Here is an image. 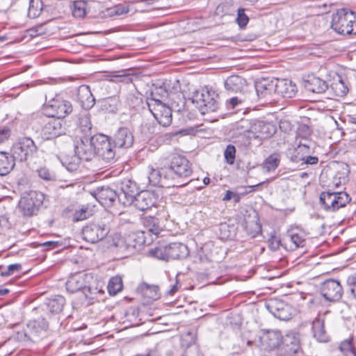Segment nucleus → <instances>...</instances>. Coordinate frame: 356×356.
Wrapping results in <instances>:
<instances>
[{
  "label": "nucleus",
  "instance_id": "obj_19",
  "mask_svg": "<svg viewBox=\"0 0 356 356\" xmlns=\"http://www.w3.org/2000/svg\"><path fill=\"white\" fill-rule=\"evenodd\" d=\"M275 92L284 98H292L297 92L296 85L289 79H275Z\"/></svg>",
  "mask_w": 356,
  "mask_h": 356
},
{
  "label": "nucleus",
  "instance_id": "obj_17",
  "mask_svg": "<svg viewBox=\"0 0 356 356\" xmlns=\"http://www.w3.org/2000/svg\"><path fill=\"white\" fill-rule=\"evenodd\" d=\"M113 142L115 147L129 148L134 143V136L128 128L121 127L115 134Z\"/></svg>",
  "mask_w": 356,
  "mask_h": 356
},
{
  "label": "nucleus",
  "instance_id": "obj_54",
  "mask_svg": "<svg viewBox=\"0 0 356 356\" xmlns=\"http://www.w3.org/2000/svg\"><path fill=\"white\" fill-rule=\"evenodd\" d=\"M236 23L240 27V29H244L248 22H249V17L248 15L245 13V9L243 8H239L237 10V17L236 19Z\"/></svg>",
  "mask_w": 356,
  "mask_h": 356
},
{
  "label": "nucleus",
  "instance_id": "obj_5",
  "mask_svg": "<svg viewBox=\"0 0 356 356\" xmlns=\"http://www.w3.org/2000/svg\"><path fill=\"white\" fill-rule=\"evenodd\" d=\"M110 232V227L103 222H90L82 228L83 238L95 243L104 239Z\"/></svg>",
  "mask_w": 356,
  "mask_h": 356
},
{
  "label": "nucleus",
  "instance_id": "obj_10",
  "mask_svg": "<svg viewBox=\"0 0 356 356\" xmlns=\"http://www.w3.org/2000/svg\"><path fill=\"white\" fill-rule=\"evenodd\" d=\"M321 294L330 302L339 300L343 295V288L340 282L336 280L330 279L323 282L321 285Z\"/></svg>",
  "mask_w": 356,
  "mask_h": 356
},
{
  "label": "nucleus",
  "instance_id": "obj_34",
  "mask_svg": "<svg viewBox=\"0 0 356 356\" xmlns=\"http://www.w3.org/2000/svg\"><path fill=\"white\" fill-rule=\"evenodd\" d=\"M143 224L148 232L156 236H158L163 229L159 218L154 216H149L143 218Z\"/></svg>",
  "mask_w": 356,
  "mask_h": 356
},
{
  "label": "nucleus",
  "instance_id": "obj_44",
  "mask_svg": "<svg viewBox=\"0 0 356 356\" xmlns=\"http://www.w3.org/2000/svg\"><path fill=\"white\" fill-rule=\"evenodd\" d=\"M149 184L153 186L162 187L163 175L161 169L151 168L148 175Z\"/></svg>",
  "mask_w": 356,
  "mask_h": 356
},
{
  "label": "nucleus",
  "instance_id": "obj_42",
  "mask_svg": "<svg viewBox=\"0 0 356 356\" xmlns=\"http://www.w3.org/2000/svg\"><path fill=\"white\" fill-rule=\"evenodd\" d=\"M280 157L278 154H273L268 156L264 163V169L267 172L274 171L280 165Z\"/></svg>",
  "mask_w": 356,
  "mask_h": 356
},
{
  "label": "nucleus",
  "instance_id": "obj_37",
  "mask_svg": "<svg viewBox=\"0 0 356 356\" xmlns=\"http://www.w3.org/2000/svg\"><path fill=\"white\" fill-rule=\"evenodd\" d=\"M65 300L62 296H55L48 300L47 307L51 313L58 314L63 310Z\"/></svg>",
  "mask_w": 356,
  "mask_h": 356
},
{
  "label": "nucleus",
  "instance_id": "obj_46",
  "mask_svg": "<svg viewBox=\"0 0 356 356\" xmlns=\"http://www.w3.org/2000/svg\"><path fill=\"white\" fill-rule=\"evenodd\" d=\"M42 6L41 0H30L28 16L33 19L38 17L42 10Z\"/></svg>",
  "mask_w": 356,
  "mask_h": 356
},
{
  "label": "nucleus",
  "instance_id": "obj_18",
  "mask_svg": "<svg viewBox=\"0 0 356 356\" xmlns=\"http://www.w3.org/2000/svg\"><path fill=\"white\" fill-rule=\"evenodd\" d=\"M76 99L80 106L85 110L92 108L95 103V99L91 92L90 88L86 85H81L78 88Z\"/></svg>",
  "mask_w": 356,
  "mask_h": 356
},
{
  "label": "nucleus",
  "instance_id": "obj_47",
  "mask_svg": "<svg viewBox=\"0 0 356 356\" xmlns=\"http://www.w3.org/2000/svg\"><path fill=\"white\" fill-rule=\"evenodd\" d=\"M352 339H348L343 341L339 346V350L345 356H355L356 351L352 343Z\"/></svg>",
  "mask_w": 356,
  "mask_h": 356
},
{
  "label": "nucleus",
  "instance_id": "obj_7",
  "mask_svg": "<svg viewBox=\"0 0 356 356\" xmlns=\"http://www.w3.org/2000/svg\"><path fill=\"white\" fill-rule=\"evenodd\" d=\"M46 109L49 111V115L51 118L63 120L72 113V105L70 102L57 96L48 102Z\"/></svg>",
  "mask_w": 356,
  "mask_h": 356
},
{
  "label": "nucleus",
  "instance_id": "obj_3",
  "mask_svg": "<svg viewBox=\"0 0 356 356\" xmlns=\"http://www.w3.org/2000/svg\"><path fill=\"white\" fill-rule=\"evenodd\" d=\"M11 153L17 161L24 162L36 156L38 147L30 137H22L13 144Z\"/></svg>",
  "mask_w": 356,
  "mask_h": 356
},
{
  "label": "nucleus",
  "instance_id": "obj_31",
  "mask_svg": "<svg viewBox=\"0 0 356 356\" xmlns=\"http://www.w3.org/2000/svg\"><path fill=\"white\" fill-rule=\"evenodd\" d=\"M312 332L314 337L319 342H327L328 341L329 337L325 330L323 320L316 318L313 321Z\"/></svg>",
  "mask_w": 356,
  "mask_h": 356
},
{
  "label": "nucleus",
  "instance_id": "obj_56",
  "mask_svg": "<svg viewBox=\"0 0 356 356\" xmlns=\"http://www.w3.org/2000/svg\"><path fill=\"white\" fill-rule=\"evenodd\" d=\"M40 178L46 181H54L56 179V175L46 167H42L37 170Z\"/></svg>",
  "mask_w": 356,
  "mask_h": 356
},
{
  "label": "nucleus",
  "instance_id": "obj_4",
  "mask_svg": "<svg viewBox=\"0 0 356 356\" xmlns=\"http://www.w3.org/2000/svg\"><path fill=\"white\" fill-rule=\"evenodd\" d=\"M44 199V194L41 192L36 191L26 192L19 200V209L24 216H32L36 214Z\"/></svg>",
  "mask_w": 356,
  "mask_h": 356
},
{
  "label": "nucleus",
  "instance_id": "obj_36",
  "mask_svg": "<svg viewBox=\"0 0 356 356\" xmlns=\"http://www.w3.org/2000/svg\"><path fill=\"white\" fill-rule=\"evenodd\" d=\"M79 127L80 131L83 134V136H90L92 135V124L89 113H85L80 115L79 118Z\"/></svg>",
  "mask_w": 356,
  "mask_h": 356
},
{
  "label": "nucleus",
  "instance_id": "obj_22",
  "mask_svg": "<svg viewBox=\"0 0 356 356\" xmlns=\"http://www.w3.org/2000/svg\"><path fill=\"white\" fill-rule=\"evenodd\" d=\"M88 277L86 274H75L67 280L66 282V289L70 293H76L83 291L86 282V279Z\"/></svg>",
  "mask_w": 356,
  "mask_h": 356
},
{
  "label": "nucleus",
  "instance_id": "obj_30",
  "mask_svg": "<svg viewBox=\"0 0 356 356\" xmlns=\"http://www.w3.org/2000/svg\"><path fill=\"white\" fill-rule=\"evenodd\" d=\"M312 143H302L300 142L298 146L293 149L291 160L295 163H299L305 159V155L310 153Z\"/></svg>",
  "mask_w": 356,
  "mask_h": 356
},
{
  "label": "nucleus",
  "instance_id": "obj_43",
  "mask_svg": "<svg viewBox=\"0 0 356 356\" xmlns=\"http://www.w3.org/2000/svg\"><path fill=\"white\" fill-rule=\"evenodd\" d=\"M118 104V99L116 97H110L102 102V109L107 113H115Z\"/></svg>",
  "mask_w": 356,
  "mask_h": 356
},
{
  "label": "nucleus",
  "instance_id": "obj_11",
  "mask_svg": "<svg viewBox=\"0 0 356 356\" xmlns=\"http://www.w3.org/2000/svg\"><path fill=\"white\" fill-rule=\"evenodd\" d=\"M266 309L277 318L288 321L291 318V307L278 299H271L266 303Z\"/></svg>",
  "mask_w": 356,
  "mask_h": 356
},
{
  "label": "nucleus",
  "instance_id": "obj_41",
  "mask_svg": "<svg viewBox=\"0 0 356 356\" xmlns=\"http://www.w3.org/2000/svg\"><path fill=\"white\" fill-rule=\"evenodd\" d=\"M122 280L119 276L111 277L107 286L108 293L111 296L116 295L122 289Z\"/></svg>",
  "mask_w": 356,
  "mask_h": 356
},
{
  "label": "nucleus",
  "instance_id": "obj_52",
  "mask_svg": "<svg viewBox=\"0 0 356 356\" xmlns=\"http://www.w3.org/2000/svg\"><path fill=\"white\" fill-rule=\"evenodd\" d=\"M86 3L84 1H75L72 9V15L77 18H82L86 15Z\"/></svg>",
  "mask_w": 356,
  "mask_h": 356
},
{
  "label": "nucleus",
  "instance_id": "obj_55",
  "mask_svg": "<svg viewBox=\"0 0 356 356\" xmlns=\"http://www.w3.org/2000/svg\"><path fill=\"white\" fill-rule=\"evenodd\" d=\"M167 245L156 247L149 250V253L152 256L159 259L168 260L167 256Z\"/></svg>",
  "mask_w": 356,
  "mask_h": 356
},
{
  "label": "nucleus",
  "instance_id": "obj_14",
  "mask_svg": "<svg viewBox=\"0 0 356 356\" xmlns=\"http://www.w3.org/2000/svg\"><path fill=\"white\" fill-rule=\"evenodd\" d=\"M92 195L104 207H111L118 199V193L108 186L97 188Z\"/></svg>",
  "mask_w": 356,
  "mask_h": 356
},
{
  "label": "nucleus",
  "instance_id": "obj_39",
  "mask_svg": "<svg viewBox=\"0 0 356 356\" xmlns=\"http://www.w3.org/2000/svg\"><path fill=\"white\" fill-rule=\"evenodd\" d=\"M286 245H289L291 250L296 249L300 247H303L305 243V239L302 236L298 234H289L284 239Z\"/></svg>",
  "mask_w": 356,
  "mask_h": 356
},
{
  "label": "nucleus",
  "instance_id": "obj_58",
  "mask_svg": "<svg viewBox=\"0 0 356 356\" xmlns=\"http://www.w3.org/2000/svg\"><path fill=\"white\" fill-rule=\"evenodd\" d=\"M129 12L128 7L119 4L115 6V7L112 8L109 11V15L111 16L116 15V16H120L122 15H124Z\"/></svg>",
  "mask_w": 356,
  "mask_h": 356
},
{
  "label": "nucleus",
  "instance_id": "obj_59",
  "mask_svg": "<svg viewBox=\"0 0 356 356\" xmlns=\"http://www.w3.org/2000/svg\"><path fill=\"white\" fill-rule=\"evenodd\" d=\"M22 266L19 264H13L9 265L6 270L4 271H0V275L3 277L9 276L13 275L15 272H18L21 270Z\"/></svg>",
  "mask_w": 356,
  "mask_h": 356
},
{
  "label": "nucleus",
  "instance_id": "obj_29",
  "mask_svg": "<svg viewBox=\"0 0 356 356\" xmlns=\"http://www.w3.org/2000/svg\"><path fill=\"white\" fill-rule=\"evenodd\" d=\"M275 80L264 79L256 83L255 88L259 97H265L275 92Z\"/></svg>",
  "mask_w": 356,
  "mask_h": 356
},
{
  "label": "nucleus",
  "instance_id": "obj_32",
  "mask_svg": "<svg viewBox=\"0 0 356 356\" xmlns=\"http://www.w3.org/2000/svg\"><path fill=\"white\" fill-rule=\"evenodd\" d=\"M170 108L179 112L184 108L186 100L181 92H172L165 103Z\"/></svg>",
  "mask_w": 356,
  "mask_h": 356
},
{
  "label": "nucleus",
  "instance_id": "obj_35",
  "mask_svg": "<svg viewBox=\"0 0 356 356\" xmlns=\"http://www.w3.org/2000/svg\"><path fill=\"white\" fill-rule=\"evenodd\" d=\"M115 155V152L113 149V146L111 143L109 138L107 137L106 140L102 145V149L99 151L97 156L100 157L106 162L112 161Z\"/></svg>",
  "mask_w": 356,
  "mask_h": 356
},
{
  "label": "nucleus",
  "instance_id": "obj_2",
  "mask_svg": "<svg viewBox=\"0 0 356 356\" xmlns=\"http://www.w3.org/2000/svg\"><path fill=\"white\" fill-rule=\"evenodd\" d=\"M218 95L212 89L203 88L197 91L193 97V103L196 104L201 114L216 112L218 108L217 98Z\"/></svg>",
  "mask_w": 356,
  "mask_h": 356
},
{
  "label": "nucleus",
  "instance_id": "obj_51",
  "mask_svg": "<svg viewBox=\"0 0 356 356\" xmlns=\"http://www.w3.org/2000/svg\"><path fill=\"white\" fill-rule=\"evenodd\" d=\"M234 129L237 131L239 134L250 133L251 129L250 122L248 120L242 119L234 124Z\"/></svg>",
  "mask_w": 356,
  "mask_h": 356
},
{
  "label": "nucleus",
  "instance_id": "obj_26",
  "mask_svg": "<svg viewBox=\"0 0 356 356\" xmlns=\"http://www.w3.org/2000/svg\"><path fill=\"white\" fill-rule=\"evenodd\" d=\"M163 175L162 187H171L184 185L179 181L180 178L178 177L176 172L172 168L170 165L168 168H161Z\"/></svg>",
  "mask_w": 356,
  "mask_h": 356
},
{
  "label": "nucleus",
  "instance_id": "obj_24",
  "mask_svg": "<svg viewBox=\"0 0 356 356\" xmlns=\"http://www.w3.org/2000/svg\"><path fill=\"white\" fill-rule=\"evenodd\" d=\"M225 88L229 92H241L246 85V81L238 75H232L226 79L224 83Z\"/></svg>",
  "mask_w": 356,
  "mask_h": 356
},
{
  "label": "nucleus",
  "instance_id": "obj_53",
  "mask_svg": "<svg viewBox=\"0 0 356 356\" xmlns=\"http://www.w3.org/2000/svg\"><path fill=\"white\" fill-rule=\"evenodd\" d=\"M111 81L114 82H124L129 83L132 81V77L130 74H127L125 71H120L116 74L111 75Z\"/></svg>",
  "mask_w": 356,
  "mask_h": 356
},
{
  "label": "nucleus",
  "instance_id": "obj_38",
  "mask_svg": "<svg viewBox=\"0 0 356 356\" xmlns=\"http://www.w3.org/2000/svg\"><path fill=\"white\" fill-rule=\"evenodd\" d=\"M138 290L145 296L152 300H156L159 297V287L155 285H149L147 283H142Z\"/></svg>",
  "mask_w": 356,
  "mask_h": 356
},
{
  "label": "nucleus",
  "instance_id": "obj_48",
  "mask_svg": "<svg viewBox=\"0 0 356 356\" xmlns=\"http://www.w3.org/2000/svg\"><path fill=\"white\" fill-rule=\"evenodd\" d=\"M28 330L25 332L24 336L29 340L34 341L35 339L43 337L40 328L38 326L33 328V321H31L27 325Z\"/></svg>",
  "mask_w": 356,
  "mask_h": 356
},
{
  "label": "nucleus",
  "instance_id": "obj_20",
  "mask_svg": "<svg viewBox=\"0 0 356 356\" xmlns=\"http://www.w3.org/2000/svg\"><path fill=\"white\" fill-rule=\"evenodd\" d=\"M166 251L168 260L184 259L189 254L187 245L181 243H172L167 245Z\"/></svg>",
  "mask_w": 356,
  "mask_h": 356
},
{
  "label": "nucleus",
  "instance_id": "obj_28",
  "mask_svg": "<svg viewBox=\"0 0 356 356\" xmlns=\"http://www.w3.org/2000/svg\"><path fill=\"white\" fill-rule=\"evenodd\" d=\"M351 200L350 195L343 191L333 192L331 207L330 211L334 212L340 208L344 207Z\"/></svg>",
  "mask_w": 356,
  "mask_h": 356
},
{
  "label": "nucleus",
  "instance_id": "obj_15",
  "mask_svg": "<svg viewBox=\"0 0 356 356\" xmlns=\"http://www.w3.org/2000/svg\"><path fill=\"white\" fill-rule=\"evenodd\" d=\"M74 153L82 160L88 161L95 157L90 136H83L74 144Z\"/></svg>",
  "mask_w": 356,
  "mask_h": 356
},
{
  "label": "nucleus",
  "instance_id": "obj_25",
  "mask_svg": "<svg viewBox=\"0 0 356 356\" xmlns=\"http://www.w3.org/2000/svg\"><path fill=\"white\" fill-rule=\"evenodd\" d=\"M282 338L283 336H282L281 332L277 330H268L264 333L261 337L264 343L266 345L269 349L273 350L277 348L278 350Z\"/></svg>",
  "mask_w": 356,
  "mask_h": 356
},
{
  "label": "nucleus",
  "instance_id": "obj_21",
  "mask_svg": "<svg viewBox=\"0 0 356 356\" xmlns=\"http://www.w3.org/2000/svg\"><path fill=\"white\" fill-rule=\"evenodd\" d=\"M170 86V82H165L160 86H156L154 89L151 92L149 97H147V100H156L159 103L165 104L168 98H170L171 92L168 88Z\"/></svg>",
  "mask_w": 356,
  "mask_h": 356
},
{
  "label": "nucleus",
  "instance_id": "obj_62",
  "mask_svg": "<svg viewBox=\"0 0 356 356\" xmlns=\"http://www.w3.org/2000/svg\"><path fill=\"white\" fill-rule=\"evenodd\" d=\"M297 134L299 137L306 139L311 134L310 129L306 124H301L298 129Z\"/></svg>",
  "mask_w": 356,
  "mask_h": 356
},
{
  "label": "nucleus",
  "instance_id": "obj_45",
  "mask_svg": "<svg viewBox=\"0 0 356 356\" xmlns=\"http://www.w3.org/2000/svg\"><path fill=\"white\" fill-rule=\"evenodd\" d=\"M103 293L104 291L102 289H98L97 286H87L86 284L82 291V293L85 298L88 300V303H90V301L96 299L97 294Z\"/></svg>",
  "mask_w": 356,
  "mask_h": 356
},
{
  "label": "nucleus",
  "instance_id": "obj_27",
  "mask_svg": "<svg viewBox=\"0 0 356 356\" xmlns=\"http://www.w3.org/2000/svg\"><path fill=\"white\" fill-rule=\"evenodd\" d=\"M16 159L13 154L0 152V176H5L14 168Z\"/></svg>",
  "mask_w": 356,
  "mask_h": 356
},
{
  "label": "nucleus",
  "instance_id": "obj_8",
  "mask_svg": "<svg viewBox=\"0 0 356 356\" xmlns=\"http://www.w3.org/2000/svg\"><path fill=\"white\" fill-rule=\"evenodd\" d=\"M300 350L299 334L290 332L283 336L278 353L282 356H294Z\"/></svg>",
  "mask_w": 356,
  "mask_h": 356
},
{
  "label": "nucleus",
  "instance_id": "obj_6",
  "mask_svg": "<svg viewBox=\"0 0 356 356\" xmlns=\"http://www.w3.org/2000/svg\"><path fill=\"white\" fill-rule=\"evenodd\" d=\"M147 104L158 123L163 127H168L172 123V108L166 104L159 103L158 101L148 100Z\"/></svg>",
  "mask_w": 356,
  "mask_h": 356
},
{
  "label": "nucleus",
  "instance_id": "obj_9",
  "mask_svg": "<svg viewBox=\"0 0 356 356\" xmlns=\"http://www.w3.org/2000/svg\"><path fill=\"white\" fill-rule=\"evenodd\" d=\"M65 133L64 121L60 118H51L44 122L41 130V136L44 140H51Z\"/></svg>",
  "mask_w": 356,
  "mask_h": 356
},
{
  "label": "nucleus",
  "instance_id": "obj_57",
  "mask_svg": "<svg viewBox=\"0 0 356 356\" xmlns=\"http://www.w3.org/2000/svg\"><path fill=\"white\" fill-rule=\"evenodd\" d=\"M91 216V212L88 207H82L80 210L76 211L74 214V221H80L88 218Z\"/></svg>",
  "mask_w": 356,
  "mask_h": 356
},
{
  "label": "nucleus",
  "instance_id": "obj_16",
  "mask_svg": "<svg viewBox=\"0 0 356 356\" xmlns=\"http://www.w3.org/2000/svg\"><path fill=\"white\" fill-rule=\"evenodd\" d=\"M138 193L136 184L131 180H124L121 184V191L118 193V201L124 206L131 205L134 197Z\"/></svg>",
  "mask_w": 356,
  "mask_h": 356
},
{
  "label": "nucleus",
  "instance_id": "obj_23",
  "mask_svg": "<svg viewBox=\"0 0 356 356\" xmlns=\"http://www.w3.org/2000/svg\"><path fill=\"white\" fill-rule=\"evenodd\" d=\"M304 88L309 92L321 94L328 89V84L318 77L312 76L304 82Z\"/></svg>",
  "mask_w": 356,
  "mask_h": 356
},
{
  "label": "nucleus",
  "instance_id": "obj_49",
  "mask_svg": "<svg viewBox=\"0 0 356 356\" xmlns=\"http://www.w3.org/2000/svg\"><path fill=\"white\" fill-rule=\"evenodd\" d=\"M333 192H322L320 195V204L321 207L327 211H330L331 207Z\"/></svg>",
  "mask_w": 356,
  "mask_h": 356
},
{
  "label": "nucleus",
  "instance_id": "obj_50",
  "mask_svg": "<svg viewBox=\"0 0 356 356\" xmlns=\"http://www.w3.org/2000/svg\"><path fill=\"white\" fill-rule=\"evenodd\" d=\"M236 149L234 145H228L224 151V158L227 163L233 165L235 162Z\"/></svg>",
  "mask_w": 356,
  "mask_h": 356
},
{
  "label": "nucleus",
  "instance_id": "obj_63",
  "mask_svg": "<svg viewBox=\"0 0 356 356\" xmlns=\"http://www.w3.org/2000/svg\"><path fill=\"white\" fill-rule=\"evenodd\" d=\"M243 100L238 97H234L227 101V107L228 109H234L238 106L242 104Z\"/></svg>",
  "mask_w": 356,
  "mask_h": 356
},
{
  "label": "nucleus",
  "instance_id": "obj_60",
  "mask_svg": "<svg viewBox=\"0 0 356 356\" xmlns=\"http://www.w3.org/2000/svg\"><path fill=\"white\" fill-rule=\"evenodd\" d=\"M33 328L38 326L40 328V332H42V335L45 333L48 329V322L44 318H38V320L33 321Z\"/></svg>",
  "mask_w": 356,
  "mask_h": 356
},
{
  "label": "nucleus",
  "instance_id": "obj_40",
  "mask_svg": "<svg viewBox=\"0 0 356 356\" xmlns=\"http://www.w3.org/2000/svg\"><path fill=\"white\" fill-rule=\"evenodd\" d=\"M107 137V136L102 134H94L90 136L95 156H97L99 151L102 149V145L106 140Z\"/></svg>",
  "mask_w": 356,
  "mask_h": 356
},
{
  "label": "nucleus",
  "instance_id": "obj_12",
  "mask_svg": "<svg viewBox=\"0 0 356 356\" xmlns=\"http://www.w3.org/2000/svg\"><path fill=\"white\" fill-rule=\"evenodd\" d=\"M157 195L149 191H143L138 193L134 197L131 205H133L139 211H145L155 206L157 202Z\"/></svg>",
  "mask_w": 356,
  "mask_h": 356
},
{
  "label": "nucleus",
  "instance_id": "obj_13",
  "mask_svg": "<svg viewBox=\"0 0 356 356\" xmlns=\"http://www.w3.org/2000/svg\"><path fill=\"white\" fill-rule=\"evenodd\" d=\"M170 165L180 179L187 178L192 173L190 162L184 156L173 155Z\"/></svg>",
  "mask_w": 356,
  "mask_h": 356
},
{
  "label": "nucleus",
  "instance_id": "obj_61",
  "mask_svg": "<svg viewBox=\"0 0 356 356\" xmlns=\"http://www.w3.org/2000/svg\"><path fill=\"white\" fill-rule=\"evenodd\" d=\"M255 127H258L261 129V137L266 138L272 134L271 131H270V129L272 127V126L268 123L259 122L257 124H255Z\"/></svg>",
  "mask_w": 356,
  "mask_h": 356
},
{
  "label": "nucleus",
  "instance_id": "obj_33",
  "mask_svg": "<svg viewBox=\"0 0 356 356\" xmlns=\"http://www.w3.org/2000/svg\"><path fill=\"white\" fill-rule=\"evenodd\" d=\"M81 160L76 153L72 155H63L60 159L62 165L70 172H74L79 168Z\"/></svg>",
  "mask_w": 356,
  "mask_h": 356
},
{
  "label": "nucleus",
  "instance_id": "obj_64",
  "mask_svg": "<svg viewBox=\"0 0 356 356\" xmlns=\"http://www.w3.org/2000/svg\"><path fill=\"white\" fill-rule=\"evenodd\" d=\"M348 284L350 286V290L352 294L356 299V276H351L348 278Z\"/></svg>",
  "mask_w": 356,
  "mask_h": 356
},
{
  "label": "nucleus",
  "instance_id": "obj_1",
  "mask_svg": "<svg viewBox=\"0 0 356 356\" xmlns=\"http://www.w3.org/2000/svg\"><path fill=\"white\" fill-rule=\"evenodd\" d=\"M354 23H356L355 13L346 8H341L332 14L331 28L339 34L355 35Z\"/></svg>",
  "mask_w": 356,
  "mask_h": 356
}]
</instances>
